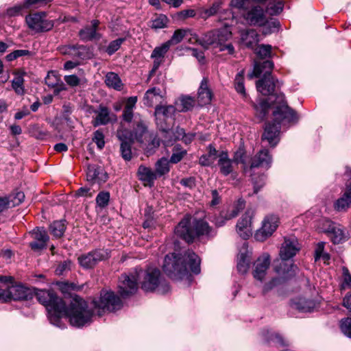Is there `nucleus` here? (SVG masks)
Here are the masks:
<instances>
[{"label": "nucleus", "instance_id": "obj_17", "mask_svg": "<svg viewBox=\"0 0 351 351\" xmlns=\"http://www.w3.org/2000/svg\"><path fill=\"white\" fill-rule=\"evenodd\" d=\"M96 117L92 121L94 127L99 125H105L111 122H115L117 119V115L111 113L110 110L102 105H100L97 110L95 111Z\"/></svg>", "mask_w": 351, "mask_h": 351}, {"label": "nucleus", "instance_id": "obj_57", "mask_svg": "<svg viewBox=\"0 0 351 351\" xmlns=\"http://www.w3.org/2000/svg\"><path fill=\"white\" fill-rule=\"evenodd\" d=\"M64 80L67 85L71 87H75L80 84V79L75 75H65Z\"/></svg>", "mask_w": 351, "mask_h": 351}, {"label": "nucleus", "instance_id": "obj_8", "mask_svg": "<svg viewBox=\"0 0 351 351\" xmlns=\"http://www.w3.org/2000/svg\"><path fill=\"white\" fill-rule=\"evenodd\" d=\"M136 274L141 289L146 292H152L163 285L160 271L157 268L149 267L146 270L136 271Z\"/></svg>", "mask_w": 351, "mask_h": 351}, {"label": "nucleus", "instance_id": "obj_55", "mask_svg": "<svg viewBox=\"0 0 351 351\" xmlns=\"http://www.w3.org/2000/svg\"><path fill=\"white\" fill-rule=\"evenodd\" d=\"M341 329L345 335L351 337V318L342 319Z\"/></svg>", "mask_w": 351, "mask_h": 351}, {"label": "nucleus", "instance_id": "obj_16", "mask_svg": "<svg viewBox=\"0 0 351 351\" xmlns=\"http://www.w3.org/2000/svg\"><path fill=\"white\" fill-rule=\"evenodd\" d=\"M33 241L29 243V247L34 251H39L46 247L49 239L44 228H36L31 232Z\"/></svg>", "mask_w": 351, "mask_h": 351}, {"label": "nucleus", "instance_id": "obj_12", "mask_svg": "<svg viewBox=\"0 0 351 351\" xmlns=\"http://www.w3.org/2000/svg\"><path fill=\"white\" fill-rule=\"evenodd\" d=\"M279 219L276 215L266 216L262 222L261 228L255 234L256 239L258 241L266 240L276 231Z\"/></svg>", "mask_w": 351, "mask_h": 351}, {"label": "nucleus", "instance_id": "obj_44", "mask_svg": "<svg viewBox=\"0 0 351 351\" xmlns=\"http://www.w3.org/2000/svg\"><path fill=\"white\" fill-rule=\"evenodd\" d=\"M169 43L165 42L160 46L156 47L152 51L151 58H157L162 59L165 57V55L169 51L170 48Z\"/></svg>", "mask_w": 351, "mask_h": 351}, {"label": "nucleus", "instance_id": "obj_54", "mask_svg": "<svg viewBox=\"0 0 351 351\" xmlns=\"http://www.w3.org/2000/svg\"><path fill=\"white\" fill-rule=\"evenodd\" d=\"M342 276H343V288H350L351 289V274L347 267H343L342 268Z\"/></svg>", "mask_w": 351, "mask_h": 351}, {"label": "nucleus", "instance_id": "obj_56", "mask_svg": "<svg viewBox=\"0 0 351 351\" xmlns=\"http://www.w3.org/2000/svg\"><path fill=\"white\" fill-rule=\"evenodd\" d=\"M93 141L95 142L97 147L101 149L104 147V135L101 130H97L94 132V136L93 138Z\"/></svg>", "mask_w": 351, "mask_h": 351}, {"label": "nucleus", "instance_id": "obj_62", "mask_svg": "<svg viewBox=\"0 0 351 351\" xmlns=\"http://www.w3.org/2000/svg\"><path fill=\"white\" fill-rule=\"evenodd\" d=\"M324 242H319L317 244L315 250V261L319 260L321 258V256L324 252Z\"/></svg>", "mask_w": 351, "mask_h": 351}, {"label": "nucleus", "instance_id": "obj_23", "mask_svg": "<svg viewBox=\"0 0 351 351\" xmlns=\"http://www.w3.org/2000/svg\"><path fill=\"white\" fill-rule=\"evenodd\" d=\"M241 43L247 48H254L259 42V35L255 29H247L240 32Z\"/></svg>", "mask_w": 351, "mask_h": 351}, {"label": "nucleus", "instance_id": "obj_53", "mask_svg": "<svg viewBox=\"0 0 351 351\" xmlns=\"http://www.w3.org/2000/svg\"><path fill=\"white\" fill-rule=\"evenodd\" d=\"M268 341L276 345L281 346H287V341L278 334L271 333L269 336Z\"/></svg>", "mask_w": 351, "mask_h": 351}, {"label": "nucleus", "instance_id": "obj_51", "mask_svg": "<svg viewBox=\"0 0 351 351\" xmlns=\"http://www.w3.org/2000/svg\"><path fill=\"white\" fill-rule=\"evenodd\" d=\"M271 47L270 45H262L256 49V53L260 58H265L270 56Z\"/></svg>", "mask_w": 351, "mask_h": 351}, {"label": "nucleus", "instance_id": "obj_10", "mask_svg": "<svg viewBox=\"0 0 351 351\" xmlns=\"http://www.w3.org/2000/svg\"><path fill=\"white\" fill-rule=\"evenodd\" d=\"M25 22L29 29L35 33H41L51 30L54 23L46 19L45 12H35L26 16Z\"/></svg>", "mask_w": 351, "mask_h": 351}, {"label": "nucleus", "instance_id": "obj_63", "mask_svg": "<svg viewBox=\"0 0 351 351\" xmlns=\"http://www.w3.org/2000/svg\"><path fill=\"white\" fill-rule=\"evenodd\" d=\"M70 264H71L70 262H66V261H64V263L60 264L56 269V274L62 275L64 271H66V270H69L70 269L69 268Z\"/></svg>", "mask_w": 351, "mask_h": 351}, {"label": "nucleus", "instance_id": "obj_5", "mask_svg": "<svg viewBox=\"0 0 351 351\" xmlns=\"http://www.w3.org/2000/svg\"><path fill=\"white\" fill-rule=\"evenodd\" d=\"M273 67L274 64L270 60L264 61L262 64L256 62L252 72L247 75L249 79H252L259 77L262 73H264L263 78L256 83L257 90L263 95H271L278 85V80L274 79L271 74Z\"/></svg>", "mask_w": 351, "mask_h": 351}, {"label": "nucleus", "instance_id": "obj_61", "mask_svg": "<svg viewBox=\"0 0 351 351\" xmlns=\"http://www.w3.org/2000/svg\"><path fill=\"white\" fill-rule=\"evenodd\" d=\"M60 79L58 78L53 73H49L45 79V82L48 86L54 88L56 86L57 82H59Z\"/></svg>", "mask_w": 351, "mask_h": 351}, {"label": "nucleus", "instance_id": "obj_20", "mask_svg": "<svg viewBox=\"0 0 351 351\" xmlns=\"http://www.w3.org/2000/svg\"><path fill=\"white\" fill-rule=\"evenodd\" d=\"M104 258L105 255L103 252L94 251L80 256L78 261L82 267L88 269L94 267L99 261H102Z\"/></svg>", "mask_w": 351, "mask_h": 351}, {"label": "nucleus", "instance_id": "obj_40", "mask_svg": "<svg viewBox=\"0 0 351 351\" xmlns=\"http://www.w3.org/2000/svg\"><path fill=\"white\" fill-rule=\"evenodd\" d=\"M176 112V108L174 106H159L157 105L155 108V114L156 116L160 117L163 116L165 118L171 117Z\"/></svg>", "mask_w": 351, "mask_h": 351}, {"label": "nucleus", "instance_id": "obj_30", "mask_svg": "<svg viewBox=\"0 0 351 351\" xmlns=\"http://www.w3.org/2000/svg\"><path fill=\"white\" fill-rule=\"evenodd\" d=\"M137 101L136 97H129L125 104V106L124 108L123 112V119L127 122H131L133 119V109L135 108L136 104Z\"/></svg>", "mask_w": 351, "mask_h": 351}, {"label": "nucleus", "instance_id": "obj_46", "mask_svg": "<svg viewBox=\"0 0 351 351\" xmlns=\"http://www.w3.org/2000/svg\"><path fill=\"white\" fill-rule=\"evenodd\" d=\"M9 199L10 204L12 206H16L19 205L24 200L25 195L23 192L18 191L14 193L9 195L6 197Z\"/></svg>", "mask_w": 351, "mask_h": 351}, {"label": "nucleus", "instance_id": "obj_60", "mask_svg": "<svg viewBox=\"0 0 351 351\" xmlns=\"http://www.w3.org/2000/svg\"><path fill=\"white\" fill-rule=\"evenodd\" d=\"M29 132L31 134L36 138H43L46 134L39 130V127L37 125H34L30 127Z\"/></svg>", "mask_w": 351, "mask_h": 351}, {"label": "nucleus", "instance_id": "obj_35", "mask_svg": "<svg viewBox=\"0 0 351 351\" xmlns=\"http://www.w3.org/2000/svg\"><path fill=\"white\" fill-rule=\"evenodd\" d=\"M170 170L169 160L166 157L159 159L155 165V172L157 176L160 177L169 173Z\"/></svg>", "mask_w": 351, "mask_h": 351}, {"label": "nucleus", "instance_id": "obj_21", "mask_svg": "<svg viewBox=\"0 0 351 351\" xmlns=\"http://www.w3.org/2000/svg\"><path fill=\"white\" fill-rule=\"evenodd\" d=\"M351 205V182L347 184L342 194L334 203V208L339 212L346 211Z\"/></svg>", "mask_w": 351, "mask_h": 351}, {"label": "nucleus", "instance_id": "obj_19", "mask_svg": "<svg viewBox=\"0 0 351 351\" xmlns=\"http://www.w3.org/2000/svg\"><path fill=\"white\" fill-rule=\"evenodd\" d=\"M117 137L121 142V154H131V145L134 141L133 133L123 128L117 130Z\"/></svg>", "mask_w": 351, "mask_h": 351}, {"label": "nucleus", "instance_id": "obj_28", "mask_svg": "<svg viewBox=\"0 0 351 351\" xmlns=\"http://www.w3.org/2000/svg\"><path fill=\"white\" fill-rule=\"evenodd\" d=\"M251 260V252L245 250L240 252L238 256L237 269L241 274H245L249 269Z\"/></svg>", "mask_w": 351, "mask_h": 351}, {"label": "nucleus", "instance_id": "obj_64", "mask_svg": "<svg viewBox=\"0 0 351 351\" xmlns=\"http://www.w3.org/2000/svg\"><path fill=\"white\" fill-rule=\"evenodd\" d=\"M213 155H202L199 158V163L203 166H208L213 162Z\"/></svg>", "mask_w": 351, "mask_h": 351}, {"label": "nucleus", "instance_id": "obj_29", "mask_svg": "<svg viewBox=\"0 0 351 351\" xmlns=\"http://www.w3.org/2000/svg\"><path fill=\"white\" fill-rule=\"evenodd\" d=\"M223 5L221 0H216L208 8H201L199 10V16L201 19H206L218 13Z\"/></svg>", "mask_w": 351, "mask_h": 351}, {"label": "nucleus", "instance_id": "obj_2", "mask_svg": "<svg viewBox=\"0 0 351 351\" xmlns=\"http://www.w3.org/2000/svg\"><path fill=\"white\" fill-rule=\"evenodd\" d=\"M200 263L198 255L187 250L182 257L175 253L166 255L162 269L170 278L180 279L188 274L189 269L194 274H199L201 271Z\"/></svg>", "mask_w": 351, "mask_h": 351}, {"label": "nucleus", "instance_id": "obj_22", "mask_svg": "<svg viewBox=\"0 0 351 351\" xmlns=\"http://www.w3.org/2000/svg\"><path fill=\"white\" fill-rule=\"evenodd\" d=\"M213 96V92L209 87L208 79L204 77L198 89L197 101L202 106L206 105L211 102Z\"/></svg>", "mask_w": 351, "mask_h": 351}, {"label": "nucleus", "instance_id": "obj_42", "mask_svg": "<svg viewBox=\"0 0 351 351\" xmlns=\"http://www.w3.org/2000/svg\"><path fill=\"white\" fill-rule=\"evenodd\" d=\"M221 156L219 160L221 171L224 175H228L232 170V161L228 158L227 155H221Z\"/></svg>", "mask_w": 351, "mask_h": 351}, {"label": "nucleus", "instance_id": "obj_4", "mask_svg": "<svg viewBox=\"0 0 351 351\" xmlns=\"http://www.w3.org/2000/svg\"><path fill=\"white\" fill-rule=\"evenodd\" d=\"M210 231V228L206 221L190 215L185 216L174 229L175 234L187 243L193 242L200 235L208 234Z\"/></svg>", "mask_w": 351, "mask_h": 351}, {"label": "nucleus", "instance_id": "obj_31", "mask_svg": "<svg viewBox=\"0 0 351 351\" xmlns=\"http://www.w3.org/2000/svg\"><path fill=\"white\" fill-rule=\"evenodd\" d=\"M66 228L65 220H58L53 221L49 226V231L55 238H60L63 236Z\"/></svg>", "mask_w": 351, "mask_h": 351}, {"label": "nucleus", "instance_id": "obj_34", "mask_svg": "<svg viewBox=\"0 0 351 351\" xmlns=\"http://www.w3.org/2000/svg\"><path fill=\"white\" fill-rule=\"evenodd\" d=\"M328 235L335 244H338L343 242L345 239L344 231L339 226H332L328 231Z\"/></svg>", "mask_w": 351, "mask_h": 351}, {"label": "nucleus", "instance_id": "obj_1", "mask_svg": "<svg viewBox=\"0 0 351 351\" xmlns=\"http://www.w3.org/2000/svg\"><path fill=\"white\" fill-rule=\"evenodd\" d=\"M38 302L46 306L50 322L62 327L60 317L66 316L71 325L82 327L92 322L93 311L87 305L86 301L80 297H75L67 308L63 300L57 297L51 290H33Z\"/></svg>", "mask_w": 351, "mask_h": 351}, {"label": "nucleus", "instance_id": "obj_36", "mask_svg": "<svg viewBox=\"0 0 351 351\" xmlns=\"http://www.w3.org/2000/svg\"><path fill=\"white\" fill-rule=\"evenodd\" d=\"M245 202L243 199H239L237 202L232 206L228 208L226 211L228 219L230 220L236 217L240 211L244 209Z\"/></svg>", "mask_w": 351, "mask_h": 351}, {"label": "nucleus", "instance_id": "obj_50", "mask_svg": "<svg viewBox=\"0 0 351 351\" xmlns=\"http://www.w3.org/2000/svg\"><path fill=\"white\" fill-rule=\"evenodd\" d=\"M109 200L110 193L106 191L100 192L96 197V202L101 208L106 207L108 204Z\"/></svg>", "mask_w": 351, "mask_h": 351}, {"label": "nucleus", "instance_id": "obj_27", "mask_svg": "<svg viewBox=\"0 0 351 351\" xmlns=\"http://www.w3.org/2000/svg\"><path fill=\"white\" fill-rule=\"evenodd\" d=\"M87 52L86 48L82 45H69L63 48L62 53L73 58L84 59Z\"/></svg>", "mask_w": 351, "mask_h": 351}, {"label": "nucleus", "instance_id": "obj_14", "mask_svg": "<svg viewBox=\"0 0 351 351\" xmlns=\"http://www.w3.org/2000/svg\"><path fill=\"white\" fill-rule=\"evenodd\" d=\"M270 266V256L265 253L260 256L254 263L252 274L255 279L263 281Z\"/></svg>", "mask_w": 351, "mask_h": 351}, {"label": "nucleus", "instance_id": "obj_11", "mask_svg": "<svg viewBox=\"0 0 351 351\" xmlns=\"http://www.w3.org/2000/svg\"><path fill=\"white\" fill-rule=\"evenodd\" d=\"M136 271L130 275L123 274L119 278L118 288L120 295L125 298L134 294L138 289Z\"/></svg>", "mask_w": 351, "mask_h": 351}, {"label": "nucleus", "instance_id": "obj_13", "mask_svg": "<svg viewBox=\"0 0 351 351\" xmlns=\"http://www.w3.org/2000/svg\"><path fill=\"white\" fill-rule=\"evenodd\" d=\"M254 214V210L247 209L237 223V232L243 239H247L252 235V220Z\"/></svg>", "mask_w": 351, "mask_h": 351}, {"label": "nucleus", "instance_id": "obj_43", "mask_svg": "<svg viewBox=\"0 0 351 351\" xmlns=\"http://www.w3.org/2000/svg\"><path fill=\"white\" fill-rule=\"evenodd\" d=\"M234 87L237 93L242 95H245V89L244 86V71H241L235 77Z\"/></svg>", "mask_w": 351, "mask_h": 351}, {"label": "nucleus", "instance_id": "obj_58", "mask_svg": "<svg viewBox=\"0 0 351 351\" xmlns=\"http://www.w3.org/2000/svg\"><path fill=\"white\" fill-rule=\"evenodd\" d=\"M269 108L270 104L267 99L262 100L258 106H256V110L260 112L263 117L265 116Z\"/></svg>", "mask_w": 351, "mask_h": 351}, {"label": "nucleus", "instance_id": "obj_48", "mask_svg": "<svg viewBox=\"0 0 351 351\" xmlns=\"http://www.w3.org/2000/svg\"><path fill=\"white\" fill-rule=\"evenodd\" d=\"M187 32L188 30L186 29H177L174 32L171 39L167 42L169 43L170 46H171L172 45H176L182 41Z\"/></svg>", "mask_w": 351, "mask_h": 351}, {"label": "nucleus", "instance_id": "obj_6", "mask_svg": "<svg viewBox=\"0 0 351 351\" xmlns=\"http://www.w3.org/2000/svg\"><path fill=\"white\" fill-rule=\"evenodd\" d=\"M242 17L245 23L251 26L264 27L268 25L269 30H263L265 34L271 33V27L277 28L278 25L277 22L269 23L266 11L260 5L245 8L242 13Z\"/></svg>", "mask_w": 351, "mask_h": 351}, {"label": "nucleus", "instance_id": "obj_33", "mask_svg": "<svg viewBox=\"0 0 351 351\" xmlns=\"http://www.w3.org/2000/svg\"><path fill=\"white\" fill-rule=\"evenodd\" d=\"M178 110L180 112H186L193 108L195 100L189 96L180 97L176 103Z\"/></svg>", "mask_w": 351, "mask_h": 351}, {"label": "nucleus", "instance_id": "obj_15", "mask_svg": "<svg viewBox=\"0 0 351 351\" xmlns=\"http://www.w3.org/2000/svg\"><path fill=\"white\" fill-rule=\"evenodd\" d=\"M300 245L295 237L285 238L280 250V256L284 261L291 258L300 251Z\"/></svg>", "mask_w": 351, "mask_h": 351}, {"label": "nucleus", "instance_id": "obj_7", "mask_svg": "<svg viewBox=\"0 0 351 351\" xmlns=\"http://www.w3.org/2000/svg\"><path fill=\"white\" fill-rule=\"evenodd\" d=\"M94 311L101 316L105 312H114L122 307V302L113 291L102 290L98 299L93 301Z\"/></svg>", "mask_w": 351, "mask_h": 351}, {"label": "nucleus", "instance_id": "obj_18", "mask_svg": "<svg viewBox=\"0 0 351 351\" xmlns=\"http://www.w3.org/2000/svg\"><path fill=\"white\" fill-rule=\"evenodd\" d=\"M108 179V174L101 167L95 165H88L86 171V180L92 183H97L99 185L105 183Z\"/></svg>", "mask_w": 351, "mask_h": 351}, {"label": "nucleus", "instance_id": "obj_3", "mask_svg": "<svg viewBox=\"0 0 351 351\" xmlns=\"http://www.w3.org/2000/svg\"><path fill=\"white\" fill-rule=\"evenodd\" d=\"M276 99L273 102V105L276 108L273 112L274 116V123H268L265 128L263 134V140L267 141L268 143L274 147L279 141L280 125L281 121H286L289 123L296 122L298 116L295 111L291 109L285 100V95L279 94L275 96ZM271 100V97L269 98Z\"/></svg>", "mask_w": 351, "mask_h": 351}, {"label": "nucleus", "instance_id": "obj_59", "mask_svg": "<svg viewBox=\"0 0 351 351\" xmlns=\"http://www.w3.org/2000/svg\"><path fill=\"white\" fill-rule=\"evenodd\" d=\"M226 217L228 216L225 210H221L219 216L216 217L215 219L216 226L219 227L223 226L226 222L229 220Z\"/></svg>", "mask_w": 351, "mask_h": 351}, {"label": "nucleus", "instance_id": "obj_52", "mask_svg": "<svg viewBox=\"0 0 351 351\" xmlns=\"http://www.w3.org/2000/svg\"><path fill=\"white\" fill-rule=\"evenodd\" d=\"M124 41L123 38H118L114 40H112L108 45L106 51L108 54L111 55L116 52L121 47V44Z\"/></svg>", "mask_w": 351, "mask_h": 351}, {"label": "nucleus", "instance_id": "obj_32", "mask_svg": "<svg viewBox=\"0 0 351 351\" xmlns=\"http://www.w3.org/2000/svg\"><path fill=\"white\" fill-rule=\"evenodd\" d=\"M105 83L108 87L117 90H121L123 86L119 75L113 72H110L106 74Z\"/></svg>", "mask_w": 351, "mask_h": 351}, {"label": "nucleus", "instance_id": "obj_26", "mask_svg": "<svg viewBox=\"0 0 351 351\" xmlns=\"http://www.w3.org/2000/svg\"><path fill=\"white\" fill-rule=\"evenodd\" d=\"M162 100L163 95L161 90L156 87L148 89L144 96L145 104L147 106L162 103Z\"/></svg>", "mask_w": 351, "mask_h": 351}, {"label": "nucleus", "instance_id": "obj_45", "mask_svg": "<svg viewBox=\"0 0 351 351\" xmlns=\"http://www.w3.org/2000/svg\"><path fill=\"white\" fill-rule=\"evenodd\" d=\"M216 33L217 34V45L220 46L223 44L226 41L230 39L232 36L231 32L227 28H223L221 29H217Z\"/></svg>", "mask_w": 351, "mask_h": 351}, {"label": "nucleus", "instance_id": "obj_9", "mask_svg": "<svg viewBox=\"0 0 351 351\" xmlns=\"http://www.w3.org/2000/svg\"><path fill=\"white\" fill-rule=\"evenodd\" d=\"M0 287V298L1 302L9 300H28L34 297L33 290L21 285H8Z\"/></svg>", "mask_w": 351, "mask_h": 351}, {"label": "nucleus", "instance_id": "obj_49", "mask_svg": "<svg viewBox=\"0 0 351 351\" xmlns=\"http://www.w3.org/2000/svg\"><path fill=\"white\" fill-rule=\"evenodd\" d=\"M283 3L280 0H274L273 2L269 3L267 10L270 14H278L282 11Z\"/></svg>", "mask_w": 351, "mask_h": 351}, {"label": "nucleus", "instance_id": "obj_41", "mask_svg": "<svg viewBox=\"0 0 351 351\" xmlns=\"http://www.w3.org/2000/svg\"><path fill=\"white\" fill-rule=\"evenodd\" d=\"M262 155H255V158L250 164V167H267L271 160L270 155H263L265 158H261Z\"/></svg>", "mask_w": 351, "mask_h": 351}, {"label": "nucleus", "instance_id": "obj_25", "mask_svg": "<svg viewBox=\"0 0 351 351\" xmlns=\"http://www.w3.org/2000/svg\"><path fill=\"white\" fill-rule=\"evenodd\" d=\"M99 24V21L93 20L91 21L90 27H86L84 29H81L80 32V36L81 39L83 40H92L99 39V34L97 33V29Z\"/></svg>", "mask_w": 351, "mask_h": 351}, {"label": "nucleus", "instance_id": "obj_47", "mask_svg": "<svg viewBox=\"0 0 351 351\" xmlns=\"http://www.w3.org/2000/svg\"><path fill=\"white\" fill-rule=\"evenodd\" d=\"M168 23L167 17L164 14H160L152 21V28L162 29L167 26Z\"/></svg>", "mask_w": 351, "mask_h": 351}, {"label": "nucleus", "instance_id": "obj_24", "mask_svg": "<svg viewBox=\"0 0 351 351\" xmlns=\"http://www.w3.org/2000/svg\"><path fill=\"white\" fill-rule=\"evenodd\" d=\"M138 179L143 182L145 186L152 187L157 178V175L151 168L141 165L138 169Z\"/></svg>", "mask_w": 351, "mask_h": 351}, {"label": "nucleus", "instance_id": "obj_38", "mask_svg": "<svg viewBox=\"0 0 351 351\" xmlns=\"http://www.w3.org/2000/svg\"><path fill=\"white\" fill-rule=\"evenodd\" d=\"M295 308L304 312H311L317 307V303L311 300L300 299L295 303Z\"/></svg>", "mask_w": 351, "mask_h": 351}, {"label": "nucleus", "instance_id": "obj_37", "mask_svg": "<svg viewBox=\"0 0 351 351\" xmlns=\"http://www.w3.org/2000/svg\"><path fill=\"white\" fill-rule=\"evenodd\" d=\"M217 34L216 30L210 31L205 34L200 39L198 40L199 44L207 49L212 45H217Z\"/></svg>", "mask_w": 351, "mask_h": 351}, {"label": "nucleus", "instance_id": "obj_39", "mask_svg": "<svg viewBox=\"0 0 351 351\" xmlns=\"http://www.w3.org/2000/svg\"><path fill=\"white\" fill-rule=\"evenodd\" d=\"M12 87L17 95H23L25 93L24 79L22 74H15L12 80Z\"/></svg>", "mask_w": 351, "mask_h": 351}]
</instances>
